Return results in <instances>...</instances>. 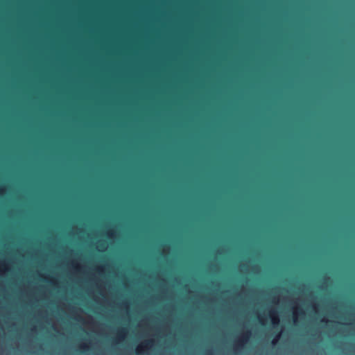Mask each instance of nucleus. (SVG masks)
<instances>
[{"instance_id": "obj_28", "label": "nucleus", "mask_w": 355, "mask_h": 355, "mask_svg": "<svg viewBox=\"0 0 355 355\" xmlns=\"http://www.w3.org/2000/svg\"><path fill=\"white\" fill-rule=\"evenodd\" d=\"M0 286L2 287V288H5V285L3 282H0Z\"/></svg>"}, {"instance_id": "obj_15", "label": "nucleus", "mask_w": 355, "mask_h": 355, "mask_svg": "<svg viewBox=\"0 0 355 355\" xmlns=\"http://www.w3.org/2000/svg\"><path fill=\"white\" fill-rule=\"evenodd\" d=\"M284 331V327H282L281 328V330L275 336V337L272 338V341H271V345L275 347L277 345V343H279V340L281 339L282 336V334Z\"/></svg>"}, {"instance_id": "obj_1", "label": "nucleus", "mask_w": 355, "mask_h": 355, "mask_svg": "<svg viewBox=\"0 0 355 355\" xmlns=\"http://www.w3.org/2000/svg\"><path fill=\"white\" fill-rule=\"evenodd\" d=\"M311 312L310 313V318L311 319V323L314 325L317 324L318 326L313 334V338L316 342H320L322 340V334L325 331L326 329L328 331V336L329 337H333L338 334L343 336H355V320L353 322H342L330 320L324 316L318 322V315L320 313L319 304L315 301H313L311 303ZM352 315L355 317V313H352ZM349 347L355 355V344L351 345Z\"/></svg>"}, {"instance_id": "obj_23", "label": "nucleus", "mask_w": 355, "mask_h": 355, "mask_svg": "<svg viewBox=\"0 0 355 355\" xmlns=\"http://www.w3.org/2000/svg\"><path fill=\"white\" fill-rule=\"evenodd\" d=\"M7 192V187L6 186H0V196H4Z\"/></svg>"}, {"instance_id": "obj_11", "label": "nucleus", "mask_w": 355, "mask_h": 355, "mask_svg": "<svg viewBox=\"0 0 355 355\" xmlns=\"http://www.w3.org/2000/svg\"><path fill=\"white\" fill-rule=\"evenodd\" d=\"M92 341L89 339L86 340L85 341L81 342L78 344L77 350L80 352H88L91 349L92 347Z\"/></svg>"}, {"instance_id": "obj_14", "label": "nucleus", "mask_w": 355, "mask_h": 355, "mask_svg": "<svg viewBox=\"0 0 355 355\" xmlns=\"http://www.w3.org/2000/svg\"><path fill=\"white\" fill-rule=\"evenodd\" d=\"M257 319L259 320V322L262 325V326H266L268 323V316L265 313H259V312H257Z\"/></svg>"}, {"instance_id": "obj_2", "label": "nucleus", "mask_w": 355, "mask_h": 355, "mask_svg": "<svg viewBox=\"0 0 355 355\" xmlns=\"http://www.w3.org/2000/svg\"><path fill=\"white\" fill-rule=\"evenodd\" d=\"M252 336V331L251 329H245L243 331L238 334L234 339L232 349L235 354L241 353L248 344Z\"/></svg>"}, {"instance_id": "obj_5", "label": "nucleus", "mask_w": 355, "mask_h": 355, "mask_svg": "<svg viewBox=\"0 0 355 355\" xmlns=\"http://www.w3.org/2000/svg\"><path fill=\"white\" fill-rule=\"evenodd\" d=\"M155 345V340L153 338H147L141 341L135 349L137 355H148L150 350Z\"/></svg>"}, {"instance_id": "obj_13", "label": "nucleus", "mask_w": 355, "mask_h": 355, "mask_svg": "<svg viewBox=\"0 0 355 355\" xmlns=\"http://www.w3.org/2000/svg\"><path fill=\"white\" fill-rule=\"evenodd\" d=\"M66 307H67V311H68L69 313H71V314L74 315V318H75L76 320H80V315H79V314L78 313V309H77L75 306H73V305H72V304H68L66 306Z\"/></svg>"}, {"instance_id": "obj_7", "label": "nucleus", "mask_w": 355, "mask_h": 355, "mask_svg": "<svg viewBox=\"0 0 355 355\" xmlns=\"http://www.w3.org/2000/svg\"><path fill=\"white\" fill-rule=\"evenodd\" d=\"M69 272L76 275L79 273L86 275L87 273V266L85 264H82L79 261L72 259L68 263Z\"/></svg>"}, {"instance_id": "obj_3", "label": "nucleus", "mask_w": 355, "mask_h": 355, "mask_svg": "<svg viewBox=\"0 0 355 355\" xmlns=\"http://www.w3.org/2000/svg\"><path fill=\"white\" fill-rule=\"evenodd\" d=\"M95 288L99 291V294L101 296H98L95 294L94 289L93 288H90L88 289V294L89 296H92L94 300L100 304H106L107 300H110L107 298V285L106 283L101 279L96 285Z\"/></svg>"}, {"instance_id": "obj_20", "label": "nucleus", "mask_w": 355, "mask_h": 355, "mask_svg": "<svg viewBox=\"0 0 355 355\" xmlns=\"http://www.w3.org/2000/svg\"><path fill=\"white\" fill-rule=\"evenodd\" d=\"M49 283L55 287L58 288L60 286V282L56 277H51V278L49 279Z\"/></svg>"}, {"instance_id": "obj_32", "label": "nucleus", "mask_w": 355, "mask_h": 355, "mask_svg": "<svg viewBox=\"0 0 355 355\" xmlns=\"http://www.w3.org/2000/svg\"><path fill=\"white\" fill-rule=\"evenodd\" d=\"M53 329H54V330L57 331V329L55 328V327L54 325H53Z\"/></svg>"}, {"instance_id": "obj_10", "label": "nucleus", "mask_w": 355, "mask_h": 355, "mask_svg": "<svg viewBox=\"0 0 355 355\" xmlns=\"http://www.w3.org/2000/svg\"><path fill=\"white\" fill-rule=\"evenodd\" d=\"M269 317L270 318L272 327H277L280 323V317L279 312L276 308H271L269 310Z\"/></svg>"}, {"instance_id": "obj_18", "label": "nucleus", "mask_w": 355, "mask_h": 355, "mask_svg": "<svg viewBox=\"0 0 355 355\" xmlns=\"http://www.w3.org/2000/svg\"><path fill=\"white\" fill-rule=\"evenodd\" d=\"M166 293V290H164L161 295H156V296L155 295L152 296L150 297V300H152V301H153V300H157V301L163 300L165 298Z\"/></svg>"}, {"instance_id": "obj_22", "label": "nucleus", "mask_w": 355, "mask_h": 355, "mask_svg": "<svg viewBox=\"0 0 355 355\" xmlns=\"http://www.w3.org/2000/svg\"><path fill=\"white\" fill-rule=\"evenodd\" d=\"M38 329L37 326L34 324L30 329V336H34L37 334Z\"/></svg>"}, {"instance_id": "obj_17", "label": "nucleus", "mask_w": 355, "mask_h": 355, "mask_svg": "<svg viewBox=\"0 0 355 355\" xmlns=\"http://www.w3.org/2000/svg\"><path fill=\"white\" fill-rule=\"evenodd\" d=\"M107 237L110 240H114L117 236V232L114 229H110L106 232Z\"/></svg>"}, {"instance_id": "obj_24", "label": "nucleus", "mask_w": 355, "mask_h": 355, "mask_svg": "<svg viewBox=\"0 0 355 355\" xmlns=\"http://www.w3.org/2000/svg\"><path fill=\"white\" fill-rule=\"evenodd\" d=\"M40 276L42 277L45 281L49 282V279L51 278V276L48 274H40Z\"/></svg>"}, {"instance_id": "obj_21", "label": "nucleus", "mask_w": 355, "mask_h": 355, "mask_svg": "<svg viewBox=\"0 0 355 355\" xmlns=\"http://www.w3.org/2000/svg\"><path fill=\"white\" fill-rule=\"evenodd\" d=\"M96 271L99 275H103L105 272V267L103 265H98L96 267Z\"/></svg>"}, {"instance_id": "obj_29", "label": "nucleus", "mask_w": 355, "mask_h": 355, "mask_svg": "<svg viewBox=\"0 0 355 355\" xmlns=\"http://www.w3.org/2000/svg\"><path fill=\"white\" fill-rule=\"evenodd\" d=\"M89 320L92 322L94 320V318L92 315H89Z\"/></svg>"}, {"instance_id": "obj_31", "label": "nucleus", "mask_w": 355, "mask_h": 355, "mask_svg": "<svg viewBox=\"0 0 355 355\" xmlns=\"http://www.w3.org/2000/svg\"><path fill=\"white\" fill-rule=\"evenodd\" d=\"M168 305H165V309H168Z\"/></svg>"}, {"instance_id": "obj_12", "label": "nucleus", "mask_w": 355, "mask_h": 355, "mask_svg": "<svg viewBox=\"0 0 355 355\" xmlns=\"http://www.w3.org/2000/svg\"><path fill=\"white\" fill-rule=\"evenodd\" d=\"M108 248V243L105 240H99L96 243V249L100 252H105Z\"/></svg>"}, {"instance_id": "obj_9", "label": "nucleus", "mask_w": 355, "mask_h": 355, "mask_svg": "<svg viewBox=\"0 0 355 355\" xmlns=\"http://www.w3.org/2000/svg\"><path fill=\"white\" fill-rule=\"evenodd\" d=\"M12 264L6 259L0 260V277H6L8 272L12 270Z\"/></svg>"}, {"instance_id": "obj_27", "label": "nucleus", "mask_w": 355, "mask_h": 355, "mask_svg": "<svg viewBox=\"0 0 355 355\" xmlns=\"http://www.w3.org/2000/svg\"><path fill=\"white\" fill-rule=\"evenodd\" d=\"M245 264H244V263L241 264V266H240V270H241V271H243V270H244V268H245Z\"/></svg>"}, {"instance_id": "obj_25", "label": "nucleus", "mask_w": 355, "mask_h": 355, "mask_svg": "<svg viewBox=\"0 0 355 355\" xmlns=\"http://www.w3.org/2000/svg\"><path fill=\"white\" fill-rule=\"evenodd\" d=\"M205 355H215L214 349L211 348L206 350Z\"/></svg>"}, {"instance_id": "obj_30", "label": "nucleus", "mask_w": 355, "mask_h": 355, "mask_svg": "<svg viewBox=\"0 0 355 355\" xmlns=\"http://www.w3.org/2000/svg\"><path fill=\"white\" fill-rule=\"evenodd\" d=\"M170 307L171 308L172 311H173L175 309L174 305H170Z\"/></svg>"}, {"instance_id": "obj_4", "label": "nucleus", "mask_w": 355, "mask_h": 355, "mask_svg": "<svg viewBox=\"0 0 355 355\" xmlns=\"http://www.w3.org/2000/svg\"><path fill=\"white\" fill-rule=\"evenodd\" d=\"M293 325L297 326L300 322L304 320L306 317V312L304 309L297 302H295L292 306Z\"/></svg>"}, {"instance_id": "obj_26", "label": "nucleus", "mask_w": 355, "mask_h": 355, "mask_svg": "<svg viewBox=\"0 0 355 355\" xmlns=\"http://www.w3.org/2000/svg\"><path fill=\"white\" fill-rule=\"evenodd\" d=\"M332 311L336 313L337 312H338V306L337 305H334L332 306Z\"/></svg>"}, {"instance_id": "obj_8", "label": "nucleus", "mask_w": 355, "mask_h": 355, "mask_svg": "<svg viewBox=\"0 0 355 355\" xmlns=\"http://www.w3.org/2000/svg\"><path fill=\"white\" fill-rule=\"evenodd\" d=\"M129 334V328L128 327H119L116 328V336L112 339V346H116L122 343Z\"/></svg>"}, {"instance_id": "obj_6", "label": "nucleus", "mask_w": 355, "mask_h": 355, "mask_svg": "<svg viewBox=\"0 0 355 355\" xmlns=\"http://www.w3.org/2000/svg\"><path fill=\"white\" fill-rule=\"evenodd\" d=\"M106 304L111 307H117L121 311H123L128 316L130 315L131 304L130 300L127 299L120 302L110 300H107Z\"/></svg>"}, {"instance_id": "obj_19", "label": "nucleus", "mask_w": 355, "mask_h": 355, "mask_svg": "<svg viewBox=\"0 0 355 355\" xmlns=\"http://www.w3.org/2000/svg\"><path fill=\"white\" fill-rule=\"evenodd\" d=\"M37 315L39 317H40V318H42L43 319H45V318H48V311L46 309H39L37 311Z\"/></svg>"}, {"instance_id": "obj_16", "label": "nucleus", "mask_w": 355, "mask_h": 355, "mask_svg": "<svg viewBox=\"0 0 355 355\" xmlns=\"http://www.w3.org/2000/svg\"><path fill=\"white\" fill-rule=\"evenodd\" d=\"M101 279L98 277L95 273H91L89 277V282H91L94 286L101 280Z\"/></svg>"}]
</instances>
